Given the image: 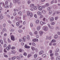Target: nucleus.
I'll use <instances>...</instances> for the list:
<instances>
[{"instance_id": "nucleus-1", "label": "nucleus", "mask_w": 60, "mask_h": 60, "mask_svg": "<svg viewBox=\"0 0 60 60\" xmlns=\"http://www.w3.org/2000/svg\"><path fill=\"white\" fill-rule=\"evenodd\" d=\"M42 29L45 31H48V30H49L48 27L47 26H43L42 27Z\"/></svg>"}, {"instance_id": "nucleus-2", "label": "nucleus", "mask_w": 60, "mask_h": 60, "mask_svg": "<svg viewBox=\"0 0 60 60\" xmlns=\"http://www.w3.org/2000/svg\"><path fill=\"white\" fill-rule=\"evenodd\" d=\"M27 38L26 37L24 36L22 38V40L23 41H25L26 40Z\"/></svg>"}, {"instance_id": "nucleus-3", "label": "nucleus", "mask_w": 60, "mask_h": 60, "mask_svg": "<svg viewBox=\"0 0 60 60\" xmlns=\"http://www.w3.org/2000/svg\"><path fill=\"white\" fill-rule=\"evenodd\" d=\"M11 39L12 41H15V37L13 35H11Z\"/></svg>"}, {"instance_id": "nucleus-4", "label": "nucleus", "mask_w": 60, "mask_h": 60, "mask_svg": "<svg viewBox=\"0 0 60 60\" xmlns=\"http://www.w3.org/2000/svg\"><path fill=\"white\" fill-rule=\"evenodd\" d=\"M41 28V26L40 25L38 26L37 27V31H39Z\"/></svg>"}, {"instance_id": "nucleus-5", "label": "nucleus", "mask_w": 60, "mask_h": 60, "mask_svg": "<svg viewBox=\"0 0 60 60\" xmlns=\"http://www.w3.org/2000/svg\"><path fill=\"white\" fill-rule=\"evenodd\" d=\"M43 32L42 31L40 30L39 32V34L40 36H41L43 34Z\"/></svg>"}, {"instance_id": "nucleus-6", "label": "nucleus", "mask_w": 60, "mask_h": 60, "mask_svg": "<svg viewBox=\"0 0 60 60\" xmlns=\"http://www.w3.org/2000/svg\"><path fill=\"white\" fill-rule=\"evenodd\" d=\"M33 42H35L36 41H38V39L37 38L34 39H32Z\"/></svg>"}, {"instance_id": "nucleus-7", "label": "nucleus", "mask_w": 60, "mask_h": 60, "mask_svg": "<svg viewBox=\"0 0 60 60\" xmlns=\"http://www.w3.org/2000/svg\"><path fill=\"white\" fill-rule=\"evenodd\" d=\"M28 15H33V14L32 12H30L29 11H28L27 13Z\"/></svg>"}, {"instance_id": "nucleus-8", "label": "nucleus", "mask_w": 60, "mask_h": 60, "mask_svg": "<svg viewBox=\"0 0 60 60\" xmlns=\"http://www.w3.org/2000/svg\"><path fill=\"white\" fill-rule=\"evenodd\" d=\"M11 53L12 54H15L16 51L15 50H12L11 51Z\"/></svg>"}, {"instance_id": "nucleus-9", "label": "nucleus", "mask_w": 60, "mask_h": 60, "mask_svg": "<svg viewBox=\"0 0 60 60\" xmlns=\"http://www.w3.org/2000/svg\"><path fill=\"white\" fill-rule=\"evenodd\" d=\"M6 49L7 50H9L11 49V45H9L8 47H7Z\"/></svg>"}, {"instance_id": "nucleus-10", "label": "nucleus", "mask_w": 60, "mask_h": 60, "mask_svg": "<svg viewBox=\"0 0 60 60\" xmlns=\"http://www.w3.org/2000/svg\"><path fill=\"white\" fill-rule=\"evenodd\" d=\"M43 52H44V51L43 50L39 52V54L40 55H41V54H42L43 53Z\"/></svg>"}, {"instance_id": "nucleus-11", "label": "nucleus", "mask_w": 60, "mask_h": 60, "mask_svg": "<svg viewBox=\"0 0 60 60\" xmlns=\"http://www.w3.org/2000/svg\"><path fill=\"white\" fill-rule=\"evenodd\" d=\"M42 7L41 6H39L38 7V9L39 11H41L42 10Z\"/></svg>"}, {"instance_id": "nucleus-12", "label": "nucleus", "mask_w": 60, "mask_h": 60, "mask_svg": "<svg viewBox=\"0 0 60 60\" xmlns=\"http://www.w3.org/2000/svg\"><path fill=\"white\" fill-rule=\"evenodd\" d=\"M4 7L5 8H9V5L7 4H5V5L4 6Z\"/></svg>"}, {"instance_id": "nucleus-13", "label": "nucleus", "mask_w": 60, "mask_h": 60, "mask_svg": "<svg viewBox=\"0 0 60 60\" xmlns=\"http://www.w3.org/2000/svg\"><path fill=\"white\" fill-rule=\"evenodd\" d=\"M54 20V19L53 17H51L50 19V22H52Z\"/></svg>"}, {"instance_id": "nucleus-14", "label": "nucleus", "mask_w": 60, "mask_h": 60, "mask_svg": "<svg viewBox=\"0 0 60 60\" xmlns=\"http://www.w3.org/2000/svg\"><path fill=\"white\" fill-rule=\"evenodd\" d=\"M58 38V35H55L54 37V38L55 39H56Z\"/></svg>"}, {"instance_id": "nucleus-15", "label": "nucleus", "mask_w": 60, "mask_h": 60, "mask_svg": "<svg viewBox=\"0 0 60 60\" xmlns=\"http://www.w3.org/2000/svg\"><path fill=\"white\" fill-rule=\"evenodd\" d=\"M25 48L26 49H29V48H30V46H27V45H25Z\"/></svg>"}, {"instance_id": "nucleus-16", "label": "nucleus", "mask_w": 60, "mask_h": 60, "mask_svg": "<svg viewBox=\"0 0 60 60\" xmlns=\"http://www.w3.org/2000/svg\"><path fill=\"white\" fill-rule=\"evenodd\" d=\"M38 34V32L37 31H35L34 33V34L35 35H37Z\"/></svg>"}, {"instance_id": "nucleus-17", "label": "nucleus", "mask_w": 60, "mask_h": 60, "mask_svg": "<svg viewBox=\"0 0 60 60\" xmlns=\"http://www.w3.org/2000/svg\"><path fill=\"white\" fill-rule=\"evenodd\" d=\"M39 22H40V21L38 20H37L36 21V24H38L39 23Z\"/></svg>"}, {"instance_id": "nucleus-18", "label": "nucleus", "mask_w": 60, "mask_h": 60, "mask_svg": "<svg viewBox=\"0 0 60 60\" xmlns=\"http://www.w3.org/2000/svg\"><path fill=\"white\" fill-rule=\"evenodd\" d=\"M20 23L19 22H17L16 23V26H19Z\"/></svg>"}, {"instance_id": "nucleus-19", "label": "nucleus", "mask_w": 60, "mask_h": 60, "mask_svg": "<svg viewBox=\"0 0 60 60\" xmlns=\"http://www.w3.org/2000/svg\"><path fill=\"white\" fill-rule=\"evenodd\" d=\"M60 56H57L56 60H60Z\"/></svg>"}, {"instance_id": "nucleus-20", "label": "nucleus", "mask_w": 60, "mask_h": 60, "mask_svg": "<svg viewBox=\"0 0 60 60\" xmlns=\"http://www.w3.org/2000/svg\"><path fill=\"white\" fill-rule=\"evenodd\" d=\"M37 14L38 15H41V13L40 11H39L37 12Z\"/></svg>"}, {"instance_id": "nucleus-21", "label": "nucleus", "mask_w": 60, "mask_h": 60, "mask_svg": "<svg viewBox=\"0 0 60 60\" xmlns=\"http://www.w3.org/2000/svg\"><path fill=\"white\" fill-rule=\"evenodd\" d=\"M13 1L14 0L15 1V2H18V4H20V3L19 2V0H13Z\"/></svg>"}, {"instance_id": "nucleus-22", "label": "nucleus", "mask_w": 60, "mask_h": 60, "mask_svg": "<svg viewBox=\"0 0 60 60\" xmlns=\"http://www.w3.org/2000/svg\"><path fill=\"white\" fill-rule=\"evenodd\" d=\"M19 51L20 52H22V51H24V50H22L21 49H19Z\"/></svg>"}, {"instance_id": "nucleus-23", "label": "nucleus", "mask_w": 60, "mask_h": 60, "mask_svg": "<svg viewBox=\"0 0 60 60\" xmlns=\"http://www.w3.org/2000/svg\"><path fill=\"white\" fill-rule=\"evenodd\" d=\"M16 58V56H14L12 58V60H14Z\"/></svg>"}, {"instance_id": "nucleus-24", "label": "nucleus", "mask_w": 60, "mask_h": 60, "mask_svg": "<svg viewBox=\"0 0 60 60\" xmlns=\"http://www.w3.org/2000/svg\"><path fill=\"white\" fill-rule=\"evenodd\" d=\"M34 6V4H31L30 5V7L31 8H33Z\"/></svg>"}, {"instance_id": "nucleus-25", "label": "nucleus", "mask_w": 60, "mask_h": 60, "mask_svg": "<svg viewBox=\"0 0 60 60\" xmlns=\"http://www.w3.org/2000/svg\"><path fill=\"white\" fill-rule=\"evenodd\" d=\"M56 42V40L54 39H52L51 41V42Z\"/></svg>"}, {"instance_id": "nucleus-26", "label": "nucleus", "mask_w": 60, "mask_h": 60, "mask_svg": "<svg viewBox=\"0 0 60 60\" xmlns=\"http://www.w3.org/2000/svg\"><path fill=\"white\" fill-rule=\"evenodd\" d=\"M2 31L3 32H6V29L5 28H4L2 30Z\"/></svg>"}, {"instance_id": "nucleus-27", "label": "nucleus", "mask_w": 60, "mask_h": 60, "mask_svg": "<svg viewBox=\"0 0 60 60\" xmlns=\"http://www.w3.org/2000/svg\"><path fill=\"white\" fill-rule=\"evenodd\" d=\"M27 40H30V36L29 35H28L27 36Z\"/></svg>"}, {"instance_id": "nucleus-28", "label": "nucleus", "mask_w": 60, "mask_h": 60, "mask_svg": "<svg viewBox=\"0 0 60 60\" xmlns=\"http://www.w3.org/2000/svg\"><path fill=\"white\" fill-rule=\"evenodd\" d=\"M31 49H32V50L33 51H34V50L35 49V48L34 47H32Z\"/></svg>"}, {"instance_id": "nucleus-29", "label": "nucleus", "mask_w": 60, "mask_h": 60, "mask_svg": "<svg viewBox=\"0 0 60 60\" xmlns=\"http://www.w3.org/2000/svg\"><path fill=\"white\" fill-rule=\"evenodd\" d=\"M55 24V22H51V23L50 24L51 25H54Z\"/></svg>"}, {"instance_id": "nucleus-30", "label": "nucleus", "mask_w": 60, "mask_h": 60, "mask_svg": "<svg viewBox=\"0 0 60 60\" xmlns=\"http://www.w3.org/2000/svg\"><path fill=\"white\" fill-rule=\"evenodd\" d=\"M18 31L19 33H22V32H23V31H22V30H18Z\"/></svg>"}, {"instance_id": "nucleus-31", "label": "nucleus", "mask_w": 60, "mask_h": 60, "mask_svg": "<svg viewBox=\"0 0 60 60\" xmlns=\"http://www.w3.org/2000/svg\"><path fill=\"white\" fill-rule=\"evenodd\" d=\"M29 34L30 36H33V33L32 32H30L29 33Z\"/></svg>"}, {"instance_id": "nucleus-32", "label": "nucleus", "mask_w": 60, "mask_h": 60, "mask_svg": "<svg viewBox=\"0 0 60 60\" xmlns=\"http://www.w3.org/2000/svg\"><path fill=\"white\" fill-rule=\"evenodd\" d=\"M42 12V13L43 14H45V13H46V11L44 10H43Z\"/></svg>"}, {"instance_id": "nucleus-33", "label": "nucleus", "mask_w": 60, "mask_h": 60, "mask_svg": "<svg viewBox=\"0 0 60 60\" xmlns=\"http://www.w3.org/2000/svg\"><path fill=\"white\" fill-rule=\"evenodd\" d=\"M48 39H49V40H50L51 39V38L49 37L48 36L46 37V40H48Z\"/></svg>"}, {"instance_id": "nucleus-34", "label": "nucleus", "mask_w": 60, "mask_h": 60, "mask_svg": "<svg viewBox=\"0 0 60 60\" xmlns=\"http://www.w3.org/2000/svg\"><path fill=\"white\" fill-rule=\"evenodd\" d=\"M34 58H36L37 57V54H35L34 55Z\"/></svg>"}, {"instance_id": "nucleus-35", "label": "nucleus", "mask_w": 60, "mask_h": 60, "mask_svg": "<svg viewBox=\"0 0 60 60\" xmlns=\"http://www.w3.org/2000/svg\"><path fill=\"white\" fill-rule=\"evenodd\" d=\"M0 42L1 43V44H3V40H0Z\"/></svg>"}, {"instance_id": "nucleus-36", "label": "nucleus", "mask_w": 60, "mask_h": 60, "mask_svg": "<svg viewBox=\"0 0 60 60\" xmlns=\"http://www.w3.org/2000/svg\"><path fill=\"white\" fill-rule=\"evenodd\" d=\"M33 9L34 10H36L37 9V6H35L33 7Z\"/></svg>"}, {"instance_id": "nucleus-37", "label": "nucleus", "mask_w": 60, "mask_h": 60, "mask_svg": "<svg viewBox=\"0 0 60 60\" xmlns=\"http://www.w3.org/2000/svg\"><path fill=\"white\" fill-rule=\"evenodd\" d=\"M40 23L41 25H43V24H44V22L42 21H40Z\"/></svg>"}, {"instance_id": "nucleus-38", "label": "nucleus", "mask_w": 60, "mask_h": 60, "mask_svg": "<svg viewBox=\"0 0 60 60\" xmlns=\"http://www.w3.org/2000/svg\"><path fill=\"white\" fill-rule=\"evenodd\" d=\"M19 56L21 58H23V56H22V55L21 54H20L19 55Z\"/></svg>"}, {"instance_id": "nucleus-39", "label": "nucleus", "mask_w": 60, "mask_h": 60, "mask_svg": "<svg viewBox=\"0 0 60 60\" xmlns=\"http://www.w3.org/2000/svg\"><path fill=\"white\" fill-rule=\"evenodd\" d=\"M7 46V45L6 44H4V45H3V47L4 48H5Z\"/></svg>"}, {"instance_id": "nucleus-40", "label": "nucleus", "mask_w": 60, "mask_h": 60, "mask_svg": "<svg viewBox=\"0 0 60 60\" xmlns=\"http://www.w3.org/2000/svg\"><path fill=\"white\" fill-rule=\"evenodd\" d=\"M23 55L26 56H27V53L26 52H24V53Z\"/></svg>"}, {"instance_id": "nucleus-41", "label": "nucleus", "mask_w": 60, "mask_h": 60, "mask_svg": "<svg viewBox=\"0 0 60 60\" xmlns=\"http://www.w3.org/2000/svg\"><path fill=\"white\" fill-rule=\"evenodd\" d=\"M3 18V16L2 15L0 16V19H2Z\"/></svg>"}, {"instance_id": "nucleus-42", "label": "nucleus", "mask_w": 60, "mask_h": 60, "mask_svg": "<svg viewBox=\"0 0 60 60\" xmlns=\"http://www.w3.org/2000/svg\"><path fill=\"white\" fill-rule=\"evenodd\" d=\"M35 50L36 52H38V49L37 48H35Z\"/></svg>"}, {"instance_id": "nucleus-43", "label": "nucleus", "mask_w": 60, "mask_h": 60, "mask_svg": "<svg viewBox=\"0 0 60 60\" xmlns=\"http://www.w3.org/2000/svg\"><path fill=\"white\" fill-rule=\"evenodd\" d=\"M42 56L43 57H46V55L45 54H43L42 55Z\"/></svg>"}, {"instance_id": "nucleus-44", "label": "nucleus", "mask_w": 60, "mask_h": 60, "mask_svg": "<svg viewBox=\"0 0 60 60\" xmlns=\"http://www.w3.org/2000/svg\"><path fill=\"white\" fill-rule=\"evenodd\" d=\"M54 55V54L53 53H50V56H53Z\"/></svg>"}, {"instance_id": "nucleus-45", "label": "nucleus", "mask_w": 60, "mask_h": 60, "mask_svg": "<svg viewBox=\"0 0 60 60\" xmlns=\"http://www.w3.org/2000/svg\"><path fill=\"white\" fill-rule=\"evenodd\" d=\"M32 56V55L30 54H29L28 56V58H29L31 56Z\"/></svg>"}, {"instance_id": "nucleus-46", "label": "nucleus", "mask_w": 60, "mask_h": 60, "mask_svg": "<svg viewBox=\"0 0 60 60\" xmlns=\"http://www.w3.org/2000/svg\"><path fill=\"white\" fill-rule=\"evenodd\" d=\"M16 58L17 59H18V60H19L20 59V58L19 57V56H17L16 57Z\"/></svg>"}, {"instance_id": "nucleus-47", "label": "nucleus", "mask_w": 60, "mask_h": 60, "mask_svg": "<svg viewBox=\"0 0 60 60\" xmlns=\"http://www.w3.org/2000/svg\"><path fill=\"white\" fill-rule=\"evenodd\" d=\"M38 60H42V58L40 57H38Z\"/></svg>"}, {"instance_id": "nucleus-48", "label": "nucleus", "mask_w": 60, "mask_h": 60, "mask_svg": "<svg viewBox=\"0 0 60 60\" xmlns=\"http://www.w3.org/2000/svg\"><path fill=\"white\" fill-rule=\"evenodd\" d=\"M10 30L11 32H13L14 31V29H10Z\"/></svg>"}, {"instance_id": "nucleus-49", "label": "nucleus", "mask_w": 60, "mask_h": 60, "mask_svg": "<svg viewBox=\"0 0 60 60\" xmlns=\"http://www.w3.org/2000/svg\"><path fill=\"white\" fill-rule=\"evenodd\" d=\"M11 49H15V47L14 46H13L11 47Z\"/></svg>"}, {"instance_id": "nucleus-50", "label": "nucleus", "mask_w": 60, "mask_h": 60, "mask_svg": "<svg viewBox=\"0 0 60 60\" xmlns=\"http://www.w3.org/2000/svg\"><path fill=\"white\" fill-rule=\"evenodd\" d=\"M30 26L31 27H33V24L32 23H31L30 24Z\"/></svg>"}, {"instance_id": "nucleus-51", "label": "nucleus", "mask_w": 60, "mask_h": 60, "mask_svg": "<svg viewBox=\"0 0 60 60\" xmlns=\"http://www.w3.org/2000/svg\"><path fill=\"white\" fill-rule=\"evenodd\" d=\"M12 4L11 3H10V8H11L12 7Z\"/></svg>"}, {"instance_id": "nucleus-52", "label": "nucleus", "mask_w": 60, "mask_h": 60, "mask_svg": "<svg viewBox=\"0 0 60 60\" xmlns=\"http://www.w3.org/2000/svg\"><path fill=\"white\" fill-rule=\"evenodd\" d=\"M32 45L33 46H35L36 44L34 43L33 42L32 43Z\"/></svg>"}, {"instance_id": "nucleus-53", "label": "nucleus", "mask_w": 60, "mask_h": 60, "mask_svg": "<svg viewBox=\"0 0 60 60\" xmlns=\"http://www.w3.org/2000/svg\"><path fill=\"white\" fill-rule=\"evenodd\" d=\"M54 27L52 26H50V27L49 28L50 29H53V28Z\"/></svg>"}, {"instance_id": "nucleus-54", "label": "nucleus", "mask_w": 60, "mask_h": 60, "mask_svg": "<svg viewBox=\"0 0 60 60\" xmlns=\"http://www.w3.org/2000/svg\"><path fill=\"white\" fill-rule=\"evenodd\" d=\"M58 53L56 52L55 53V55L56 56H58Z\"/></svg>"}, {"instance_id": "nucleus-55", "label": "nucleus", "mask_w": 60, "mask_h": 60, "mask_svg": "<svg viewBox=\"0 0 60 60\" xmlns=\"http://www.w3.org/2000/svg\"><path fill=\"white\" fill-rule=\"evenodd\" d=\"M26 24V21H24L23 22V25H25V24Z\"/></svg>"}, {"instance_id": "nucleus-56", "label": "nucleus", "mask_w": 60, "mask_h": 60, "mask_svg": "<svg viewBox=\"0 0 60 60\" xmlns=\"http://www.w3.org/2000/svg\"><path fill=\"white\" fill-rule=\"evenodd\" d=\"M49 52L50 54H51L52 53V50H50Z\"/></svg>"}, {"instance_id": "nucleus-57", "label": "nucleus", "mask_w": 60, "mask_h": 60, "mask_svg": "<svg viewBox=\"0 0 60 60\" xmlns=\"http://www.w3.org/2000/svg\"><path fill=\"white\" fill-rule=\"evenodd\" d=\"M6 26V24H4L3 25V26L4 27H5Z\"/></svg>"}, {"instance_id": "nucleus-58", "label": "nucleus", "mask_w": 60, "mask_h": 60, "mask_svg": "<svg viewBox=\"0 0 60 60\" xmlns=\"http://www.w3.org/2000/svg\"><path fill=\"white\" fill-rule=\"evenodd\" d=\"M49 5V4L46 3L45 4V6H48Z\"/></svg>"}, {"instance_id": "nucleus-59", "label": "nucleus", "mask_w": 60, "mask_h": 60, "mask_svg": "<svg viewBox=\"0 0 60 60\" xmlns=\"http://www.w3.org/2000/svg\"><path fill=\"white\" fill-rule=\"evenodd\" d=\"M56 43H53L52 44V45H53V46H56Z\"/></svg>"}, {"instance_id": "nucleus-60", "label": "nucleus", "mask_w": 60, "mask_h": 60, "mask_svg": "<svg viewBox=\"0 0 60 60\" xmlns=\"http://www.w3.org/2000/svg\"><path fill=\"white\" fill-rule=\"evenodd\" d=\"M59 27L56 26L55 28V29L56 30H57V29H59Z\"/></svg>"}, {"instance_id": "nucleus-61", "label": "nucleus", "mask_w": 60, "mask_h": 60, "mask_svg": "<svg viewBox=\"0 0 60 60\" xmlns=\"http://www.w3.org/2000/svg\"><path fill=\"white\" fill-rule=\"evenodd\" d=\"M49 14H51L52 13V11L51 10H50L49 11Z\"/></svg>"}, {"instance_id": "nucleus-62", "label": "nucleus", "mask_w": 60, "mask_h": 60, "mask_svg": "<svg viewBox=\"0 0 60 60\" xmlns=\"http://www.w3.org/2000/svg\"><path fill=\"white\" fill-rule=\"evenodd\" d=\"M58 17H56L55 18V20H57V19H58Z\"/></svg>"}, {"instance_id": "nucleus-63", "label": "nucleus", "mask_w": 60, "mask_h": 60, "mask_svg": "<svg viewBox=\"0 0 60 60\" xmlns=\"http://www.w3.org/2000/svg\"><path fill=\"white\" fill-rule=\"evenodd\" d=\"M22 25H21L19 27V28H21L22 27Z\"/></svg>"}, {"instance_id": "nucleus-64", "label": "nucleus", "mask_w": 60, "mask_h": 60, "mask_svg": "<svg viewBox=\"0 0 60 60\" xmlns=\"http://www.w3.org/2000/svg\"><path fill=\"white\" fill-rule=\"evenodd\" d=\"M8 22L9 24H11V22L10 21L8 20Z\"/></svg>"}]
</instances>
